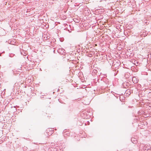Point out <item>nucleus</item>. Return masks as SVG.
<instances>
[{"mask_svg": "<svg viewBox=\"0 0 151 151\" xmlns=\"http://www.w3.org/2000/svg\"><path fill=\"white\" fill-rule=\"evenodd\" d=\"M134 79H135V78H132V80H133V81Z\"/></svg>", "mask_w": 151, "mask_h": 151, "instance_id": "1", "label": "nucleus"}, {"mask_svg": "<svg viewBox=\"0 0 151 151\" xmlns=\"http://www.w3.org/2000/svg\"><path fill=\"white\" fill-rule=\"evenodd\" d=\"M137 82H136L135 83H136Z\"/></svg>", "mask_w": 151, "mask_h": 151, "instance_id": "2", "label": "nucleus"}]
</instances>
